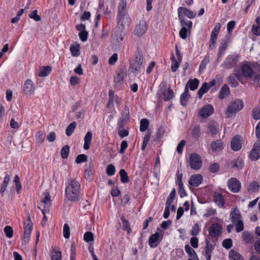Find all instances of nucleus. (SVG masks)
<instances>
[{"label":"nucleus","mask_w":260,"mask_h":260,"mask_svg":"<svg viewBox=\"0 0 260 260\" xmlns=\"http://www.w3.org/2000/svg\"><path fill=\"white\" fill-rule=\"evenodd\" d=\"M260 157V140H258L254 144L250 153V158L253 160H257Z\"/></svg>","instance_id":"nucleus-7"},{"label":"nucleus","mask_w":260,"mask_h":260,"mask_svg":"<svg viewBox=\"0 0 260 260\" xmlns=\"http://www.w3.org/2000/svg\"><path fill=\"white\" fill-rule=\"evenodd\" d=\"M175 197H176L175 189H173L172 190L171 192L170 193L169 197L168 198L166 205L171 206L172 203L173 202V200L175 198Z\"/></svg>","instance_id":"nucleus-43"},{"label":"nucleus","mask_w":260,"mask_h":260,"mask_svg":"<svg viewBox=\"0 0 260 260\" xmlns=\"http://www.w3.org/2000/svg\"><path fill=\"white\" fill-rule=\"evenodd\" d=\"M41 202L44 204L43 209H48L51 205V197L48 192L43 193V197L41 200Z\"/></svg>","instance_id":"nucleus-14"},{"label":"nucleus","mask_w":260,"mask_h":260,"mask_svg":"<svg viewBox=\"0 0 260 260\" xmlns=\"http://www.w3.org/2000/svg\"><path fill=\"white\" fill-rule=\"evenodd\" d=\"M189 164L191 169L196 170H199L202 166L201 156L196 153L191 154L189 157Z\"/></svg>","instance_id":"nucleus-5"},{"label":"nucleus","mask_w":260,"mask_h":260,"mask_svg":"<svg viewBox=\"0 0 260 260\" xmlns=\"http://www.w3.org/2000/svg\"><path fill=\"white\" fill-rule=\"evenodd\" d=\"M192 136L195 139H199L201 136L200 127L197 125H195L192 131Z\"/></svg>","instance_id":"nucleus-38"},{"label":"nucleus","mask_w":260,"mask_h":260,"mask_svg":"<svg viewBox=\"0 0 260 260\" xmlns=\"http://www.w3.org/2000/svg\"><path fill=\"white\" fill-rule=\"evenodd\" d=\"M147 28L146 22L144 20L141 21L136 25L135 33L138 36H141L145 34Z\"/></svg>","instance_id":"nucleus-10"},{"label":"nucleus","mask_w":260,"mask_h":260,"mask_svg":"<svg viewBox=\"0 0 260 260\" xmlns=\"http://www.w3.org/2000/svg\"><path fill=\"white\" fill-rule=\"evenodd\" d=\"M126 4V2L125 0L121 1L118 7L119 11L118 16L125 14Z\"/></svg>","instance_id":"nucleus-34"},{"label":"nucleus","mask_w":260,"mask_h":260,"mask_svg":"<svg viewBox=\"0 0 260 260\" xmlns=\"http://www.w3.org/2000/svg\"><path fill=\"white\" fill-rule=\"evenodd\" d=\"M4 232L8 238H12L13 235V230L11 226L7 225L4 228Z\"/></svg>","instance_id":"nucleus-51"},{"label":"nucleus","mask_w":260,"mask_h":260,"mask_svg":"<svg viewBox=\"0 0 260 260\" xmlns=\"http://www.w3.org/2000/svg\"><path fill=\"white\" fill-rule=\"evenodd\" d=\"M203 177L200 174L192 175L189 180V183L191 186L197 187L202 183Z\"/></svg>","instance_id":"nucleus-12"},{"label":"nucleus","mask_w":260,"mask_h":260,"mask_svg":"<svg viewBox=\"0 0 260 260\" xmlns=\"http://www.w3.org/2000/svg\"><path fill=\"white\" fill-rule=\"evenodd\" d=\"M243 106V102L241 100L237 99L231 102L226 109L225 115L226 117L229 118L233 117L237 112L242 110Z\"/></svg>","instance_id":"nucleus-3"},{"label":"nucleus","mask_w":260,"mask_h":260,"mask_svg":"<svg viewBox=\"0 0 260 260\" xmlns=\"http://www.w3.org/2000/svg\"><path fill=\"white\" fill-rule=\"evenodd\" d=\"M37 10L32 11L29 14V17L30 18L35 20L36 21H39L41 20V17L38 14Z\"/></svg>","instance_id":"nucleus-54"},{"label":"nucleus","mask_w":260,"mask_h":260,"mask_svg":"<svg viewBox=\"0 0 260 260\" xmlns=\"http://www.w3.org/2000/svg\"><path fill=\"white\" fill-rule=\"evenodd\" d=\"M199 84V81L197 79H194L193 80L190 79L187 83L185 87H187L188 89V87H189L191 90H194L198 88Z\"/></svg>","instance_id":"nucleus-28"},{"label":"nucleus","mask_w":260,"mask_h":260,"mask_svg":"<svg viewBox=\"0 0 260 260\" xmlns=\"http://www.w3.org/2000/svg\"><path fill=\"white\" fill-rule=\"evenodd\" d=\"M189 94L188 93V89L187 87H185V91L182 94L180 98L181 103L182 105L185 106L187 104V102L189 98Z\"/></svg>","instance_id":"nucleus-30"},{"label":"nucleus","mask_w":260,"mask_h":260,"mask_svg":"<svg viewBox=\"0 0 260 260\" xmlns=\"http://www.w3.org/2000/svg\"><path fill=\"white\" fill-rule=\"evenodd\" d=\"M120 180L122 183H126L129 181L128 175L125 170L121 169L119 172Z\"/></svg>","instance_id":"nucleus-36"},{"label":"nucleus","mask_w":260,"mask_h":260,"mask_svg":"<svg viewBox=\"0 0 260 260\" xmlns=\"http://www.w3.org/2000/svg\"><path fill=\"white\" fill-rule=\"evenodd\" d=\"M91 165L90 164L89 168L85 169L84 172V177L85 179L87 180L91 181L92 180V178L91 176Z\"/></svg>","instance_id":"nucleus-60"},{"label":"nucleus","mask_w":260,"mask_h":260,"mask_svg":"<svg viewBox=\"0 0 260 260\" xmlns=\"http://www.w3.org/2000/svg\"><path fill=\"white\" fill-rule=\"evenodd\" d=\"M222 228L220 225L218 223L212 224L209 230L210 235L212 237L219 236L221 234Z\"/></svg>","instance_id":"nucleus-11"},{"label":"nucleus","mask_w":260,"mask_h":260,"mask_svg":"<svg viewBox=\"0 0 260 260\" xmlns=\"http://www.w3.org/2000/svg\"><path fill=\"white\" fill-rule=\"evenodd\" d=\"M239 75H237L236 74L231 75L228 78V83L231 85L232 87H236L238 85V82L237 81L236 78H238L240 80Z\"/></svg>","instance_id":"nucleus-29"},{"label":"nucleus","mask_w":260,"mask_h":260,"mask_svg":"<svg viewBox=\"0 0 260 260\" xmlns=\"http://www.w3.org/2000/svg\"><path fill=\"white\" fill-rule=\"evenodd\" d=\"M121 219L123 222V230L127 231V233H129L131 229L128 221L124 218L123 216L121 217Z\"/></svg>","instance_id":"nucleus-46"},{"label":"nucleus","mask_w":260,"mask_h":260,"mask_svg":"<svg viewBox=\"0 0 260 260\" xmlns=\"http://www.w3.org/2000/svg\"><path fill=\"white\" fill-rule=\"evenodd\" d=\"M230 93V90L228 86L226 84L222 86L219 94L220 99H223L225 97L228 96Z\"/></svg>","instance_id":"nucleus-24"},{"label":"nucleus","mask_w":260,"mask_h":260,"mask_svg":"<svg viewBox=\"0 0 260 260\" xmlns=\"http://www.w3.org/2000/svg\"><path fill=\"white\" fill-rule=\"evenodd\" d=\"M214 201L219 206H220L221 207H223L224 206V202L223 198L220 194L215 195Z\"/></svg>","instance_id":"nucleus-45"},{"label":"nucleus","mask_w":260,"mask_h":260,"mask_svg":"<svg viewBox=\"0 0 260 260\" xmlns=\"http://www.w3.org/2000/svg\"><path fill=\"white\" fill-rule=\"evenodd\" d=\"M209 89V87L208 86V84L206 82H205L203 84L201 87L198 91L199 98L201 99L203 96V95L206 93L208 90Z\"/></svg>","instance_id":"nucleus-33"},{"label":"nucleus","mask_w":260,"mask_h":260,"mask_svg":"<svg viewBox=\"0 0 260 260\" xmlns=\"http://www.w3.org/2000/svg\"><path fill=\"white\" fill-rule=\"evenodd\" d=\"M28 223L24 226V239H28L31 233L32 223L30 220V217L29 216L27 218Z\"/></svg>","instance_id":"nucleus-19"},{"label":"nucleus","mask_w":260,"mask_h":260,"mask_svg":"<svg viewBox=\"0 0 260 260\" xmlns=\"http://www.w3.org/2000/svg\"><path fill=\"white\" fill-rule=\"evenodd\" d=\"M63 237L66 239H69L70 236V229L69 225L67 223L64 224L63 229Z\"/></svg>","instance_id":"nucleus-50"},{"label":"nucleus","mask_w":260,"mask_h":260,"mask_svg":"<svg viewBox=\"0 0 260 260\" xmlns=\"http://www.w3.org/2000/svg\"><path fill=\"white\" fill-rule=\"evenodd\" d=\"M51 68L49 66L43 67L40 71L39 76L40 77L47 76L51 71Z\"/></svg>","instance_id":"nucleus-37"},{"label":"nucleus","mask_w":260,"mask_h":260,"mask_svg":"<svg viewBox=\"0 0 260 260\" xmlns=\"http://www.w3.org/2000/svg\"><path fill=\"white\" fill-rule=\"evenodd\" d=\"M125 73L123 71H119L114 78V82L116 86L120 85L123 81V77Z\"/></svg>","instance_id":"nucleus-25"},{"label":"nucleus","mask_w":260,"mask_h":260,"mask_svg":"<svg viewBox=\"0 0 260 260\" xmlns=\"http://www.w3.org/2000/svg\"><path fill=\"white\" fill-rule=\"evenodd\" d=\"M84 240L87 242L93 241L94 240V237L92 233L91 232H86L84 235Z\"/></svg>","instance_id":"nucleus-49"},{"label":"nucleus","mask_w":260,"mask_h":260,"mask_svg":"<svg viewBox=\"0 0 260 260\" xmlns=\"http://www.w3.org/2000/svg\"><path fill=\"white\" fill-rule=\"evenodd\" d=\"M118 133L120 137L123 138L128 136V131L127 129H124L122 121H119L118 123Z\"/></svg>","instance_id":"nucleus-27"},{"label":"nucleus","mask_w":260,"mask_h":260,"mask_svg":"<svg viewBox=\"0 0 260 260\" xmlns=\"http://www.w3.org/2000/svg\"><path fill=\"white\" fill-rule=\"evenodd\" d=\"M214 112V109L211 105H207L202 107L199 112V115L203 118H207L210 116Z\"/></svg>","instance_id":"nucleus-9"},{"label":"nucleus","mask_w":260,"mask_h":260,"mask_svg":"<svg viewBox=\"0 0 260 260\" xmlns=\"http://www.w3.org/2000/svg\"><path fill=\"white\" fill-rule=\"evenodd\" d=\"M118 23L123 27L128 26L131 22L130 17L127 14L118 16Z\"/></svg>","instance_id":"nucleus-20"},{"label":"nucleus","mask_w":260,"mask_h":260,"mask_svg":"<svg viewBox=\"0 0 260 260\" xmlns=\"http://www.w3.org/2000/svg\"><path fill=\"white\" fill-rule=\"evenodd\" d=\"M181 25L182 26V27L180 31L179 35L182 39H185L187 37V30H189L188 29H187L186 27L187 26V24H184L183 25Z\"/></svg>","instance_id":"nucleus-44"},{"label":"nucleus","mask_w":260,"mask_h":260,"mask_svg":"<svg viewBox=\"0 0 260 260\" xmlns=\"http://www.w3.org/2000/svg\"><path fill=\"white\" fill-rule=\"evenodd\" d=\"M228 186L230 190L233 192H238L241 187V183L235 178L229 180Z\"/></svg>","instance_id":"nucleus-6"},{"label":"nucleus","mask_w":260,"mask_h":260,"mask_svg":"<svg viewBox=\"0 0 260 260\" xmlns=\"http://www.w3.org/2000/svg\"><path fill=\"white\" fill-rule=\"evenodd\" d=\"M237 61L238 59L236 57L230 56L226 58L223 66L227 69H230L236 64Z\"/></svg>","instance_id":"nucleus-18"},{"label":"nucleus","mask_w":260,"mask_h":260,"mask_svg":"<svg viewBox=\"0 0 260 260\" xmlns=\"http://www.w3.org/2000/svg\"><path fill=\"white\" fill-rule=\"evenodd\" d=\"M45 134L42 131H39L37 134V141L39 143H42L45 140Z\"/></svg>","instance_id":"nucleus-58"},{"label":"nucleus","mask_w":260,"mask_h":260,"mask_svg":"<svg viewBox=\"0 0 260 260\" xmlns=\"http://www.w3.org/2000/svg\"><path fill=\"white\" fill-rule=\"evenodd\" d=\"M252 117L255 120L260 119V107H256L253 110Z\"/></svg>","instance_id":"nucleus-59"},{"label":"nucleus","mask_w":260,"mask_h":260,"mask_svg":"<svg viewBox=\"0 0 260 260\" xmlns=\"http://www.w3.org/2000/svg\"><path fill=\"white\" fill-rule=\"evenodd\" d=\"M233 167L238 170H241L243 166L244 161L242 160H236L233 163Z\"/></svg>","instance_id":"nucleus-56"},{"label":"nucleus","mask_w":260,"mask_h":260,"mask_svg":"<svg viewBox=\"0 0 260 260\" xmlns=\"http://www.w3.org/2000/svg\"><path fill=\"white\" fill-rule=\"evenodd\" d=\"M178 14L179 19L180 20L181 25L187 24V27L189 30L191 28L192 22L191 21H185L184 17L187 16L189 18H193L196 16V13L188 10L184 7H179L178 9Z\"/></svg>","instance_id":"nucleus-2"},{"label":"nucleus","mask_w":260,"mask_h":260,"mask_svg":"<svg viewBox=\"0 0 260 260\" xmlns=\"http://www.w3.org/2000/svg\"><path fill=\"white\" fill-rule=\"evenodd\" d=\"M241 71L243 75L246 78H251L254 72L252 68L248 64H244L241 66Z\"/></svg>","instance_id":"nucleus-13"},{"label":"nucleus","mask_w":260,"mask_h":260,"mask_svg":"<svg viewBox=\"0 0 260 260\" xmlns=\"http://www.w3.org/2000/svg\"><path fill=\"white\" fill-rule=\"evenodd\" d=\"M81 185L75 179H71L66 186L65 192L67 199L71 202H76L80 199Z\"/></svg>","instance_id":"nucleus-1"},{"label":"nucleus","mask_w":260,"mask_h":260,"mask_svg":"<svg viewBox=\"0 0 260 260\" xmlns=\"http://www.w3.org/2000/svg\"><path fill=\"white\" fill-rule=\"evenodd\" d=\"M61 251L57 250H54L51 253V260H61Z\"/></svg>","instance_id":"nucleus-40"},{"label":"nucleus","mask_w":260,"mask_h":260,"mask_svg":"<svg viewBox=\"0 0 260 260\" xmlns=\"http://www.w3.org/2000/svg\"><path fill=\"white\" fill-rule=\"evenodd\" d=\"M143 55L141 52H138L135 56V59L131 64V70L135 74L140 72L142 68Z\"/></svg>","instance_id":"nucleus-4"},{"label":"nucleus","mask_w":260,"mask_h":260,"mask_svg":"<svg viewBox=\"0 0 260 260\" xmlns=\"http://www.w3.org/2000/svg\"><path fill=\"white\" fill-rule=\"evenodd\" d=\"M200 231V228L198 224L196 223L194 225L191 230V235L196 236L198 235Z\"/></svg>","instance_id":"nucleus-63"},{"label":"nucleus","mask_w":260,"mask_h":260,"mask_svg":"<svg viewBox=\"0 0 260 260\" xmlns=\"http://www.w3.org/2000/svg\"><path fill=\"white\" fill-rule=\"evenodd\" d=\"M87 161V157L85 154H79L77 156L76 159V162L77 164H80Z\"/></svg>","instance_id":"nucleus-57"},{"label":"nucleus","mask_w":260,"mask_h":260,"mask_svg":"<svg viewBox=\"0 0 260 260\" xmlns=\"http://www.w3.org/2000/svg\"><path fill=\"white\" fill-rule=\"evenodd\" d=\"M9 181H10V176H9V175H7L4 178V181L3 184L1 188V192L2 193H3L5 191L6 188L7 186V185H8Z\"/></svg>","instance_id":"nucleus-53"},{"label":"nucleus","mask_w":260,"mask_h":260,"mask_svg":"<svg viewBox=\"0 0 260 260\" xmlns=\"http://www.w3.org/2000/svg\"><path fill=\"white\" fill-rule=\"evenodd\" d=\"M185 250L189 256L192 257L194 260H199L195 251L192 249L189 245H186L185 246Z\"/></svg>","instance_id":"nucleus-31"},{"label":"nucleus","mask_w":260,"mask_h":260,"mask_svg":"<svg viewBox=\"0 0 260 260\" xmlns=\"http://www.w3.org/2000/svg\"><path fill=\"white\" fill-rule=\"evenodd\" d=\"M70 150V147L69 145H65L61 150V156L62 158H66L68 157L69 152Z\"/></svg>","instance_id":"nucleus-47"},{"label":"nucleus","mask_w":260,"mask_h":260,"mask_svg":"<svg viewBox=\"0 0 260 260\" xmlns=\"http://www.w3.org/2000/svg\"><path fill=\"white\" fill-rule=\"evenodd\" d=\"M205 254L206 260H210L212 252L213 249V246L208 241H206V245L205 247Z\"/></svg>","instance_id":"nucleus-26"},{"label":"nucleus","mask_w":260,"mask_h":260,"mask_svg":"<svg viewBox=\"0 0 260 260\" xmlns=\"http://www.w3.org/2000/svg\"><path fill=\"white\" fill-rule=\"evenodd\" d=\"M231 148L234 151H238L241 148L240 137H234L231 141Z\"/></svg>","instance_id":"nucleus-21"},{"label":"nucleus","mask_w":260,"mask_h":260,"mask_svg":"<svg viewBox=\"0 0 260 260\" xmlns=\"http://www.w3.org/2000/svg\"><path fill=\"white\" fill-rule=\"evenodd\" d=\"M223 143L221 140H216L210 144V149L213 152H216L222 149Z\"/></svg>","instance_id":"nucleus-16"},{"label":"nucleus","mask_w":260,"mask_h":260,"mask_svg":"<svg viewBox=\"0 0 260 260\" xmlns=\"http://www.w3.org/2000/svg\"><path fill=\"white\" fill-rule=\"evenodd\" d=\"M172 62L171 65V70L172 72H175L176 71L179 66V61H177L174 55L172 56Z\"/></svg>","instance_id":"nucleus-48"},{"label":"nucleus","mask_w":260,"mask_h":260,"mask_svg":"<svg viewBox=\"0 0 260 260\" xmlns=\"http://www.w3.org/2000/svg\"><path fill=\"white\" fill-rule=\"evenodd\" d=\"M106 173L108 176L113 175L115 173V168L114 166L112 164L108 165L106 168Z\"/></svg>","instance_id":"nucleus-55"},{"label":"nucleus","mask_w":260,"mask_h":260,"mask_svg":"<svg viewBox=\"0 0 260 260\" xmlns=\"http://www.w3.org/2000/svg\"><path fill=\"white\" fill-rule=\"evenodd\" d=\"M149 122L147 119H142L140 121V130L141 132L146 131L149 126Z\"/></svg>","instance_id":"nucleus-39"},{"label":"nucleus","mask_w":260,"mask_h":260,"mask_svg":"<svg viewBox=\"0 0 260 260\" xmlns=\"http://www.w3.org/2000/svg\"><path fill=\"white\" fill-rule=\"evenodd\" d=\"M218 125L215 121H211L208 124V133L212 136H214L217 134Z\"/></svg>","instance_id":"nucleus-23"},{"label":"nucleus","mask_w":260,"mask_h":260,"mask_svg":"<svg viewBox=\"0 0 260 260\" xmlns=\"http://www.w3.org/2000/svg\"><path fill=\"white\" fill-rule=\"evenodd\" d=\"M230 260H243V257L238 252L233 250L230 252Z\"/></svg>","instance_id":"nucleus-32"},{"label":"nucleus","mask_w":260,"mask_h":260,"mask_svg":"<svg viewBox=\"0 0 260 260\" xmlns=\"http://www.w3.org/2000/svg\"><path fill=\"white\" fill-rule=\"evenodd\" d=\"M220 166L217 162L213 163L209 167V170L212 173H216L219 170Z\"/></svg>","instance_id":"nucleus-62"},{"label":"nucleus","mask_w":260,"mask_h":260,"mask_svg":"<svg viewBox=\"0 0 260 260\" xmlns=\"http://www.w3.org/2000/svg\"><path fill=\"white\" fill-rule=\"evenodd\" d=\"M92 134L91 132H88L86 133V134L84 137V143L83 148L85 150H87L89 149L90 145L91 140H92Z\"/></svg>","instance_id":"nucleus-22"},{"label":"nucleus","mask_w":260,"mask_h":260,"mask_svg":"<svg viewBox=\"0 0 260 260\" xmlns=\"http://www.w3.org/2000/svg\"><path fill=\"white\" fill-rule=\"evenodd\" d=\"M236 226V232L239 233L244 229L243 222L242 220L237 221L236 223H234Z\"/></svg>","instance_id":"nucleus-52"},{"label":"nucleus","mask_w":260,"mask_h":260,"mask_svg":"<svg viewBox=\"0 0 260 260\" xmlns=\"http://www.w3.org/2000/svg\"><path fill=\"white\" fill-rule=\"evenodd\" d=\"M23 91L25 94L28 96L31 95L35 91V87L32 81L30 79H27L24 83Z\"/></svg>","instance_id":"nucleus-8"},{"label":"nucleus","mask_w":260,"mask_h":260,"mask_svg":"<svg viewBox=\"0 0 260 260\" xmlns=\"http://www.w3.org/2000/svg\"><path fill=\"white\" fill-rule=\"evenodd\" d=\"M209 61V58L208 57H206L202 61L200 68H199V72H202L204 69L205 68L206 66Z\"/></svg>","instance_id":"nucleus-61"},{"label":"nucleus","mask_w":260,"mask_h":260,"mask_svg":"<svg viewBox=\"0 0 260 260\" xmlns=\"http://www.w3.org/2000/svg\"><path fill=\"white\" fill-rule=\"evenodd\" d=\"M162 238V235H161L159 233H156L154 234H152L149 239V244L151 247H154L157 246V244H155L157 242H159Z\"/></svg>","instance_id":"nucleus-15"},{"label":"nucleus","mask_w":260,"mask_h":260,"mask_svg":"<svg viewBox=\"0 0 260 260\" xmlns=\"http://www.w3.org/2000/svg\"><path fill=\"white\" fill-rule=\"evenodd\" d=\"M259 188V184L255 181H253L250 184L248 190L252 192H257Z\"/></svg>","instance_id":"nucleus-41"},{"label":"nucleus","mask_w":260,"mask_h":260,"mask_svg":"<svg viewBox=\"0 0 260 260\" xmlns=\"http://www.w3.org/2000/svg\"><path fill=\"white\" fill-rule=\"evenodd\" d=\"M79 45H77V46L71 45L70 47V50L72 53V55L73 56H78L80 54V50H79Z\"/></svg>","instance_id":"nucleus-42"},{"label":"nucleus","mask_w":260,"mask_h":260,"mask_svg":"<svg viewBox=\"0 0 260 260\" xmlns=\"http://www.w3.org/2000/svg\"><path fill=\"white\" fill-rule=\"evenodd\" d=\"M252 31L255 35H260V26L256 24H253L252 27Z\"/></svg>","instance_id":"nucleus-64"},{"label":"nucleus","mask_w":260,"mask_h":260,"mask_svg":"<svg viewBox=\"0 0 260 260\" xmlns=\"http://www.w3.org/2000/svg\"><path fill=\"white\" fill-rule=\"evenodd\" d=\"M76 126V122H73L68 126L66 130V133L68 136H70L72 134Z\"/></svg>","instance_id":"nucleus-35"},{"label":"nucleus","mask_w":260,"mask_h":260,"mask_svg":"<svg viewBox=\"0 0 260 260\" xmlns=\"http://www.w3.org/2000/svg\"><path fill=\"white\" fill-rule=\"evenodd\" d=\"M230 216L233 223H236L237 221L242 220V215L237 208H235L232 210Z\"/></svg>","instance_id":"nucleus-17"}]
</instances>
